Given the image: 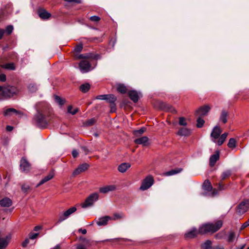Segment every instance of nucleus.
Here are the masks:
<instances>
[{
    "mask_svg": "<svg viewBox=\"0 0 249 249\" xmlns=\"http://www.w3.org/2000/svg\"><path fill=\"white\" fill-rule=\"evenodd\" d=\"M12 204V200L8 197H6L0 200V205L2 207H9Z\"/></svg>",
    "mask_w": 249,
    "mask_h": 249,
    "instance_id": "dca6fc26",
    "label": "nucleus"
},
{
    "mask_svg": "<svg viewBox=\"0 0 249 249\" xmlns=\"http://www.w3.org/2000/svg\"><path fill=\"white\" fill-rule=\"evenodd\" d=\"M235 232L233 231H230L229 232V234H228V241L229 242H231L233 241V240L235 239Z\"/></svg>",
    "mask_w": 249,
    "mask_h": 249,
    "instance_id": "e433bc0d",
    "label": "nucleus"
},
{
    "mask_svg": "<svg viewBox=\"0 0 249 249\" xmlns=\"http://www.w3.org/2000/svg\"><path fill=\"white\" fill-rule=\"evenodd\" d=\"M29 90L31 92H35L38 89L37 85L35 83H31L28 87Z\"/></svg>",
    "mask_w": 249,
    "mask_h": 249,
    "instance_id": "72a5a7b5",
    "label": "nucleus"
},
{
    "mask_svg": "<svg viewBox=\"0 0 249 249\" xmlns=\"http://www.w3.org/2000/svg\"><path fill=\"white\" fill-rule=\"evenodd\" d=\"M224 233L219 232L217 234L215 235V237L216 239H221L223 237Z\"/></svg>",
    "mask_w": 249,
    "mask_h": 249,
    "instance_id": "5fc2aeb1",
    "label": "nucleus"
},
{
    "mask_svg": "<svg viewBox=\"0 0 249 249\" xmlns=\"http://www.w3.org/2000/svg\"><path fill=\"white\" fill-rule=\"evenodd\" d=\"M29 240L28 239H26L24 240V242H23V243H22V247H25L27 246V245L29 244Z\"/></svg>",
    "mask_w": 249,
    "mask_h": 249,
    "instance_id": "4d7b16f0",
    "label": "nucleus"
},
{
    "mask_svg": "<svg viewBox=\"0 0 249 249\" xmlns=\"http://www.w3.org/2000/svg\"><path fill=\"white\" fill-rule=\"evenodd\" d=\"M228 116V112L225 110H222L219 117V122H222L223 124H226L227 122Z\"/></svg>",
    "mask_w": 249,
    "mask_h": 249,
    "instance_id": "bb28decb",
    "label": "nucleus"
},
{
    "mask_svg": "<svg viewBox=\"0 0 249 249\" xmlns=\"http://www.w3.org/2000/svg\"><path fill=\"white\" fill-rule=\"evenodd\" d=\"M122 217V216L121 214H119V213H115L114 214V219L115 220V219H119V218H121Z\"/></svg>",
    "mask_w": 249,
    "mask_h": 249,
    "instance_id": "13d9d810",
    "label": "nucleus"
},
{
    "mask_svg": "<svg viewBox=\"0 0 249 249\" xmlns=\"http://www.w3.org/2000/svg\"><path fill=\"white\" fill-rule=\"evenodd\" d=\"M13 113L15 114L18 116L23 115V113L13 108H9L6 109L3 112V115L5 117H8L10 116Z\"/></svg>",
    "mask_w": 249,
    "mask_h": 249,
    "instance_id": "ddd939ff",
    "label": "nucleus"
},
{
    "mask_svg": "<svg viewBox=\"0 0 249 249\" xmlns=\"http://www.w3.org/2000/svg\"><path fill=\"white\" fill-rule=\"evenodd\" d=\"M218 141H216V142L218 145H222L224 142H225V140L222 137L220 136L218 138Z\"/></svg>",
    "mask_w": 249,
    "mask_h": 249,
    "instance_id": "09e8293b",
    "label": "nucleus"
},
{
    "mask_svg": "<svg viewBox=\"0 0 249 249\" xmlns=\"http://www.w3.org/2000/svg\"><path fill=\"white\" fill-rule=\"evenodd\" d=\"M213 249H224L222 246H216L213 248Z\"/></svg>",
    "mask_w": 249,
    "mask_h": 249,
    "instance_id": "774afa93",
    "label": "nucleus"
},
{
    "mask_svg": "<svg viewBox=\"0 0 249 249\" xmlns=\"http://www.w3.org/2000/svg\"><path fill=\"white\" fill-rule=\"evenodd\" d=\"M79 69L82 73H87L91 70V65L87 60H82L79 64Z\"/></svg>",
    "mask_w": 249,
    "mask_h": 249,
    "instance_id": "1a4fd4ad",
    "label": "nucleus"
},
{
    "mask_svg": "<svg viewBox=\"0 0 249 249\" xmlns=\"http://www.w3.org/2000/svg\"><path fill=\"white\" fill-rule=\"evenodd\" d=\"M89 54H76L74 56V57L76 59H85V58H89Z\"/></svg>",
    "mask_w": 249,
    "mask_h": 249,
    "instance_id": "79ce46f5",
    "label": "nucleus"
},
{
    "mask_svg": "<svg viewBox=\"0 0 249 249\" xmlns=\"http://www.w3.org/2000/svg\"><path fill=\"white\" fill-rule=\"evenodd\" d=\"M117 90L121 93H125L127 91L126 87L122 84H119L117 85Z\"/></svg>",
    "mask_w": 249,
    "mask_h": 249,
    "instance_id": "7c9ffc66",
    "label": "nucleus"
},
{
    "mask_svg": "<svg viewBox=\"0 0 249 249\" xmlns=\"http://www.w3.org/2000/svg\"><path fill=\"white\" fill-rule=\"evenodd\" d=\"M191 130L187 128H181L180 129L178 134L180 136H188L191 134Z\"/></svg>",
    "mask_w": 249,
    "mask_h": 249,
    "instance_id": "393cba45",
    "label": "nucleus"
},
{
    "mask_svg": "<svg viewBox=\"0 0 249 249\" xmlns=\"http://www.w3.org/2000/svg\"><path fill=\"white\" fill-rule=\"evenodd\" d=\"M249 208V201L247 200L241 202L238 206L236 213L238 214L242 215L246 213Z\"/></svg>",
    "mask_w": 249,
    "mask_h": 249,
    "instance_id": "6e6552de",
    "label": "nucleus"
},
{
    "mask_svg": "<svg viewBox=\"0 0 249 249\" xmlns=\"http://www.w3.org/2000/svg\"><path fill=\"white\" fill-rule=\"evenodd\" d=\"M65 1L68 2L70 3L75 4V3H81L82 2L81 0H64Z\"/></svg>",
    "mask_w": 249,
    "mask_h": 249,
    "instance_id": "8fccbe9b",
    "label": "nucleus"
},
{
    "mask_svg": "<svg viewBox=\"0 0 249 249\" xmlns=\"http://www.w3.org/2000/svg\"><path fill=\"white\" fill-rule=\"evenodd\" d=\"M17 92L16 88L13 86H0V97L2 99L10 98Z\"/></svg>",
    "mask_w": 249,
    "mask_h": 249,
    "instance_id": "f03ea898",
    "label": "nucleus"
},
{
    "mask_svg": "<svg viewBox=\"0 0 249 249\" xmlns=\"http://www.w3.org/2000/svg\"><path fill=\"white\" fill-rule=\"evenodd\" d=\"M111 219L109 216H105L99 218L96 220V224L99 226H105L107 225L109 220Z\"/></svg>",
    "mask_w": 249,
    "mask_h": 249,
    "instance_id": "4468645a",
    "label": "nucleus"
},
{
    "mask_svg": "<svg viewBox=\"0 0 249 249\" xmlns=\"http://www.w3.org/2000/svg\"><path fill=\"white\" fill-rule=\"evenodd\" d=\"M231 174V172L230 170H227L226 171H224L221 176V178L222 180H224L229 177L230 176Z\"/></svg>",
    "mask_w": 249,
    "mask_h": 249,
    "instance_id": "4c0bfd02",
    "label": "nucleus"
},
{
    "mask_svg": "<svg viewBox=\"0 0 249 249\" xmlns=\"http://www.w3.org/2000/svg\"><path fill=\"white\" fill-rule=\"evenodd\" d=\"M72 155L73 158H76L78 155V152L76 150H73L72 152Z\"/></svg>",
    "mask_w": 249,
    "mask_h": 249,
    "instance_id": "bf43d9fd",
    "label": "nucleus"
},
{
    "mask_svg": "<svg viewBox=\"0 0 249 249\" xmlns=\"http://www.w3.org/2000/svg\"><path fill=\"white\" fill-rule=\"evenodd\" d=\"M13 29L14 28L12 25H9L6 27L4 33L5 32L7 35H9L12 33Z\"/></svg>",
    "mask_w": 249,
    "mask_h": 249,
    "instance_id": "37998d69",
    "label": "nucleus"
},
{
    "mask_svg": "<svg viewBox=\"0 0 249 249\" xmlns=\"http://www.w3.org/2000/svg\"><path fill=\"white\" fill-rule=\"evenodd\" d=\"M78 231L81 232L83 234H85L87 233V230L86 229H80L78 230Z\"/></svg>",
    "mask_w": 249,
    "mask_h": 249,
    "instance_id": "680f3d73",
    "label": "nucleus"
},
{
    "mask_svg": "<svg viewBox=\"0 0 249 249\" xmlns=\"http://www.w3.org/2000/svg\"><path fill=\"white\" fill-rule=\"evenodd\" d=\"M78 108H75L72 109V107L71 106H70L68 107V112L72 115L75 114L78 112Z\"/></svg>",
    "mask_w": 249,
    "mask_h": 249,
    "instance_id": "58836bf2",
    "label": "nucleus"
},
{
    "mask_svg": "<svg viewBox=\"0 0 249 249\" xmlns=\"http://www.w3.org/2000/svg\"><path fill=\"white\" fill-rule=\"evenodd\" d=\"M90 89V85L88 83L84 84L80 86V89L83 92H87Z\"/></svg>",
    "mask_w": 249,
    "mask_h": 249,
    "instance_id": "473e14b6",
    "label": "nucleus"
},
{
    "mask_svg": "<svg viewBox=\"0 0 249 249\" xmlns=\"http://www.w3.org/2000/svg\"><path fill=\"white\" fill-rule=\"evenodd\" d=\"M219 153L217 152L216 153L212 155L210 158V165L211 166H213L216 161L219 160Z\"/></svg>",
    "mask_w": 249,
    "mask_h": 249,
    "instance_id": "5701e85b",
    "label": "nucleus"
},
{
    "mask_svg": "<svg viewBox=\"0 0 249 249\" xmlns=\"http://www.w3.org/2000/svg\"><path fill=\"white\" fill-rule=\"evenodd\" d=\"M212 242L209 240H206L201 245L202 249H210L212 247Z\"/></svg>",
    "mask_w": 249,
    "mask_h": 249,
    "instance_id": "c756f323",
    "label": "nucleus"
},
{
    "mask_svg": "<svg viewBox=\"0 0 249 249\" xmlns=\"http://www.w3.org/2000/svg\"><path fill=\"white\" fill-rule=\"evenodd\" d=\"M179 124L180 125L185 126L187 125V123L186 122V119L184 117H180L179 118Z\"/></svg>",
    "mask_w": 249,
    "mask_h": 249,
    "instance_id": "a18cd8bd",
    "label": "nucleus"
},
{
    "mask_svg": "<svg viewBox=\"0 0 249 249\" xmlns=\"http://www.w3.org/2000/svg\"><path fill=\"white\" fill-rule=\"evenodd\" d=\"M223 222L218 220L215 223H207L200 226L198 233L200 234H213L218 231L222 226Z\"/></svg>",
    "mask_w": 249,
    "mask_h": 249,
    "instance_id": "f257e3e1",
    "label": "nucleus"
},
{
    "mask_svg": "<svg viewBox=\"0 0 249 249\" xmlns=\"http://www.w3.org/2000/svg\"><path fill=\"white\" fill-rule=\"evenodd\" d=\"M6 79V75L4 74H0V81L5 82Z\"/></svg>",
    "mask_w": 249,
    "mask_h": 249,
    "instance_id": "6e6d98bb",
    "label": "nucleus"
},
{
    "mask_svg": "<svg viewBox=\"0 0 249 249\" xmlns=\"http://www.w3.org/2000/svg\"><path fill=\"white\" fill-rule=\"evenodd\" d=\"M182 171V169L181 168H175L164 173V175L165 176H173L181 172Z\"/></svg>",
    "mask_w": 249,
    "mask_h": 249,
    "instance_id": "a878e982",
    "label": "nucleus"
},
{
    "mask_svg": "<svg viewBox=\"0 0 249 249\" xmlns=\"http://www.w3.org/2000/svg\"><path fill=\"white\" fill-rule=\"evenodd\" d=\"M107 94H104L98 95L96 98L99 100H106L107 99Z\"/></svg>",
    "mask_w": 249,
    "mask_h": 249,
    "instance_id": "3c124183",
    "label": "nucleus"
},
{
    "mask_svg": "<svg viewBox=\"0 0 249 249\" xmlns=\"http://www.w3.org/2000/svg\"><path fill=\"white\" fill-rule=\"evenodd\" d=\"M100 18L97 16H93L89 18V19L95 22H98L100 20Z\"/></svg>",
    "mask_w": 249,
    "mask_h": 249,
    "instance_id": "49530a36",
    "label": "nucleus"
},
{
    "mask_svg": "<svg viewBox=\"0 0 249 249\" xmlns=\"http://www.w3.org/2000/svg\"><path fill=\"white\" fill-rule=\"evenodd\" d=\"M38 233H31L29 235V237L31 239H35L38 236Z\"/></svg>",
    "mask_w": 249,
    "mask_h": 249,
    "instance_id": "603ef678",
    "label": "nucleus"
},
{
    "mask_svg": "<svg viewBox=\"0 0 249 249\" xmlns=\"http://www.w3.org/2000/svg\"><path fill=\"white\" fill-rule=\"evenodd\" d=\"M148 138L146 136L141 137L140 138L136 139L134 140V142L136 144H142L144 146L148 145Z\"/></svg>",
    "mask_w": 249,
    "mask_h": 249,
    "instance_id": "412c9836",
    "label": "nucleus"
},
{
    "mask_svg": "<svg viewBox=\"0 0 249 249\" xmlns=\"http://www.w3.org/2000/svg\"><path fill=\"white\" fill-rule=\"evenodd\" d=\"M95 123V119L93 118H91L90 119H89L87 120L85 124L88 126H90L93 125Z\"/></svg>",
    "mask_w": 249,
    "mask_h": 249,
    "instance_id": "de8ad7c7",
    "label": "nucleus"
},
{
    "mask_svg": "<svg viewBox=\"0 0 249 249\" xmlns=\"http://www.w3.org/2000/svg\"><path fill=\"white\" fill-rule=\"evenodd\" d=\"M249 226V220H248V221H247L246 222H245L244 223H243L242 224V225L241 226L240 230H243L244 229H245V228Z\"/></svg>",
    "mask_w": 249,
    "mask_h": 249,
    "instance_id": "864d4df0",
    "label": "nucleus"
},
{
    "mask_svg": "<svg viewBox=\"0 0 249 249\" xmlns=\"http://www.w3.org/2000/svg\"><path fill=\"white\" fill-rule=\"evenodd\" d=\"M54 177V174L53 172H50L47 176L42 178L40 182L36 185V187H38L40 185L43 184L45 182L52 179Z\"/></svg>",
    "mask_w": 249,
    "mask_h": 249,
    "instance_id": "aec40b11",
    "label": "nucleus"
},
{
    "mask_svg": "<svg viewBox=\"0 0 249 249\" xmlns=\"http://www.w3.org/2000/svg\"><path fill=\"white\" fill-rule=\"evenodd\" d=\"M42 228V227L40 226H36L34 228L35 231H38Z\"/></svg>",
    "mask_w": 249,
    "mask_h": 249,
    "instance_id": "0e129e2a",
    "label": "nucleus"
},
{
    "mask_svg": "<svg viewBox=\"0 0 249 249\" xmlns=\"http://www.w3.org/2000/svg\"><path fill=\"white\" fill-rule=\"evenodd\" d=\"M76 210V207H72L63 213H60L56 224L60 223L67 219L71 214L74 213Z\"/></svg>",
    "mask_w": 249,
    "mask_h": 249,
    "instance_id": "39448f33",
    "label": "nucleus"
},
{
    "mask_svg": "<svg viewBox=\"0 0 249 249\" xmlns=\"http://www.w3.org/2000/svg\"><path fill=\"white\" fill-rule=\"evenodd\" d=\"M228 146L229 148H234L236 146V141L234 138H231L229 140L228 143Z\"/></svg>",
    "mask_w": 249,
    "mask_h": 249,
    "instance_id": "c9c22d12",
    "label": "nucleus"
},
{
    "mask_svg": "<svg viewBox=\"0 0 249 249\" xmlns=\"http://www.w3.org/2000/svg\"><path fill=\"white\" fill-rule=\"evenodd\" d=\"M227 136H228V133H224L223 134H222L220 136L222 137L224 139L226 140Z\"/></svg>",
    "mask_w": 249,
    "mask_h": 249,
    "instance_id": "338daca9",
    "label": "nucleus"
},
{
    "mask_svg": "<svg viewBox=\"0 0 249 249\" xmlns=\"http://www.w3.org/2000/svg\"><path fill=\"white\" fill-rule=\"evenodd\" d=\"M54 100L60 106L63 105L65 103V100L61 98L58 95H54Z\"/></svg>",
    "mask_w": 249,
    "mask_h": 249,
    "instance_id": "f704fd0d",
    "label": "nucleus"
},
{
    "mask_svg": "<svg viewBox=\"0 0 249 249\" xmlns=\"http://www.w3.org/2000/svg\"><path fill=\"white\" fill-rule=\"evenodd\" d=\"M145 131L146 128L145 127H142L139 130H135L134 133L136 136H139L143 134Z\"/></svg>",
    "mask_w": 249,
    "mask_h": 249,
    "instance_id": "ea45409f",
    "label": "nucleus"
},
{
    "mask_svg": "<svg viewBox=\"0 0 249 249\" xmlns=\"http://www.w3.org/2000/svg\"><path fill=\"white\" fill-rule=\"evenodd\" d=\"M77 249H87L86 247L83 244H79L76 247Z\"/></svg>",
    "mask_w": 249,
    "mask_h": 249,
    "instance_id": "052dcab7",
    "label": "nucleus"
},
{
    "mask_svg": "<svg viewBox=\"0 0 249 249\" xmlns=\"http://www.w3.org/2000/svg\"><path fill=\"white\" fill-rule=\"evenodd\" d=\"M212 186L209 180H205L203 183V190L207 191H210L212 190Z\"/></svg>",
    "mask_w": 249,
    "mask_h": 249,
    "instance_id": "c85d7f7f",
    "label": "nucleus"
},
{
    "mask_svg": "<svg viewBox=\"0 0 249 249\" xmlns=\"http://www.w3.org/2000/svg\"><path fill=\"white\" fill-rule=\"evenodd\" d=\"M4 33V30L3 29H0V39H1Z\"/></svg>",
    "mask_w": 249,
    "mask_h": 249,
    "instance_id": "e2e57ef3",
    "label": "nucleus"
},
{
    "mask_svg": "<svg viewBox=\"0 0 249 249\" xmlns=\"http://www.w3.org/2000/svg\"><path fill=\"white\" fill-rule=\"evenodd\" d=\"M2 68H4L9 70H15L16 67L14 63H7L0 66Z\"/></svg>",
    "mask_w": 249,
    "mask_h": 249,
    "instance_id": "2f4dec72",
    "label": "nucleus"
},
{
    "mask_svg": "<svg viewBox=\"0 0 249 249\" xmlns=\"http://www.w3.org/2000/svg\"><path fill=\"white\" fill-rule=\"evenodd\" d=\"M89 167V165L87 163H84L81 165H80L77 169H76L74 172L73 174L74 175H77L81 172H83L86 170Z\"/></svg>",
    "mask_w": 249,
    "mask_h": 249,
    "instance_id": "4be33fe9",
    "label": "nucleus"
},
{
    "mask_svg": "<svg viewBox=\"0 0 249 249\" xmlns=\"http://www.w3.org/2000/svg\"><path fill=\"white\" fill-rule=\"evenodd\" d=\"M11 237L9 235H4L0 232V249H4L8 246Z\"/></svg>",
    "mask_w": 249,
    "mask_h": 249,
    "instance_id": "9d476101",
    "label": "nucleus"
},
{
    "mask_svg": "<svg viewBox=\"0 0 249 249\" xmlns=\"http://www.w3.org/2000/svg\"><path fill=\"white\" fill-rule=\"evenodd\" d=\"M131 165L129 163L124 162L121 164L118 168V171L122 173H124L126 171V170L129 168Z\"/></svg>",
    "mask_w": 249,
    "mask_h": 249,
    "instance_id": "b1692460",
    "label": "nucleus"
},
{
    "mask_svg": "<svg viewBox=\"0 0 249 249\" xmlns=\"http://www.w3.org/2000/svg\"><path fill=\"white\" fill-rule=\"evenodd\" d=\"M128 95L130 98L134 103H136L140 98V94L136 90H130L128 92Z\"/></svg>",
    "mask_w": 249,
    "mask_h": 249,
    "instance_id": "f3484780",
    "label": "nucleus"
},
{
    "mask_svg": "<svg viewBox=\"0 0 249 249\" xmlns=\"http://www.w3.org/2000/svg\"><path fill=\"white\" fill-rule=\"evenodd\" d=\"M198 234H199L198 230H197L196 228H194L186 232L185 236L186 238H193L196 237Z\"/></svg>",
    "mask_w": 249,
    "mask_h": 249,
    "instance_id": "2eb2a0df",
    "label": "nucleus"
},
{
    "mask_svg": "<svg viewBox=\"0 0 249 249\" xmlns=\"http://www.w3.org/2000/svg\"><path fill=\"white\" fill-rule=\"evenodd\" d=\"M39 17L43 19H48L51 16V14L44 9H40L38 11Z\"/></svg>",
    "mask_w": 249,
    "mask_h": 249,
    "instance_id": "6ab92c4d",
    "label": "nucleus"
},
{
    "mask_svg": "<svg viewBox=\"0 0 249 249\" xmlns=\"http://www.w3.org/2000/svg\"><path fill=\"white\" fill-rule=\"evenodd\" d=\"M13 127L12 126L7 125L6 126V130L8 131H12L13 130Z\"/></svg>",
    "mask_w": 249,
    "mask_h": 249,
    "instance_id": "69168bd1",
    "label": "nucleus"
},
{
    "mask_svg": "<svg viewBox=\"0 0 249 249\" xmlns=\"http://www.w3.org/2000/svg\"><path fill=\"white\" fill-rule=\"evenodd\" d=\"M31 167L30 163L27 159L22 157L20 161V170L22 172L27 173L31 170Z\"/></svg>",
    "mask_w": 249,
    "mask_h": 249,
    "instance_id": "0eeeda50",
    "label": "nucleus"
},
{
    "mask_svg": "<svg viewBox=\"0 0 249 249\" xmlns=\"http://www.w3.org/2000/svg\"><path fill=\"white\" fill-rule=\"evenodd\" d=\"M200 117H201L199 116V117L197 119L196 126L198 128L202 127L205 122L204 120L201 119Z\"/></svg>",
    "mask_w": 249,
    "mask_h": 249,
    "instance_id": "a19ab883",
    "label": "nucleus"
},
{
    "mask_svg": "<svg viewBox=\"0 0 249 249\" xmlns=\"http://www.w3.org/2000/svg\"><path fill=\"white\" fill-rule=\"evenodd\" d=\"M222 130L219 126H215L211 134V137L213 142H216V140L219 138L221 133Z\"/></svg>",
    "mask_w": 249,
    "mask_h": 249,
    "instance_id": "9b49d317",
    "label": "nucleus"
},
{
    "mask_svg": "<svg viewBox=\"0 0 249 249\" xmlns=\"http://www.w3.org/2000/svg\"><path fill=\"white\" fill-rule=\"evenodd\" d=\"M154 183V179L151 176H148L143 180L140 188V190L144 191L149 188Z\"/></svg>",
    "mask_w": 249,
    "mask_h": 249,
    "instance_id": "423d86ee",
    "label": "nucleus"
},
{
    "mask_svg": "<svg viewBox=\"0 0 249 249\" xmlns=\"http://www.w3.org/2000/svg\"><path fill=\"white\" fill-rule=\"evenodd\" d=\"M116 189V186L114 185H110L101 187L99 189L100 193L106 194L109 192L114 191Z\"/></svg>",
    "mask_w": 249,
    "mask_h": 249,
    "instance_id": "a211bd4d",
    "label": "nucleus"
},
{
    "mask_svg": "<svg viewBox=\"0 0 249 249\" xmlns=\"http://www.w3.org/2000/svg\"><path fill=\"white\" fill-rule=\"evenodd\" d=\"M107 101L115 106V102L117 100V98L113 94H107Z\"/></svg>",
    "mask_w": 249,
    "mask_h": 249,
    "instance_id": "cd10ccee",
    "label": "nucleus"
},
{
    "mask_svg": "<svg viewBox=\"0 0 249 249\" xmlns=\"http://www.w3.org/2000/svg\"><path fill=\"white\" fill-rule=\"evenodd\" d=\"M82 49L83 45L82 44H79L75 47L74 52L75 53H79L82 51Z\"/></svg>",
    "mask_w": 249,
    "mask_h": 249,
    "instance_id": "c03bdc74",
    "label": "nucleus"
},
{
    "mask_svg": "<svg viewBox=\"0 0 249 249\" xmlns=\"http://www.w3.org/2000/svg\"><path fill=\"white\" fill-rule=\"evenodd\" d=\"M33 123L39 127H45L47 121L44 115L40 112H37L33 118Z\"/></svg>",
    "mask_w": 249,
    "mask_h": 249,
    "instance_id": "7ed1b4c3",
    "label": "nucleus"
},
{
    "mask_svg": "<svg viewBox=\"0 0 249 249\" xmlns=\"http://www.w3.org/2000/svg\"><path fill=\"white\" fill-rule=\"evenodd\" d=\"M99 195L97 193L90 194L85 200V202L81 204L83 208L91 206L93 204L98 200Z\"/></svg>",
    "mask_w": 249,
    "mask_h": 249,
    "instance_id": "20e7f679",
    "label": "nucleus"
},
{
    "mask_svg": "<svg viewBox=\"0 0 249 249\" xmlns=\"http://www.w3.org/2000/svg\"><path fill=\"white\" fill-rule=\"evenodd\" d=\"M211 108L208 106H204L199 107L196 112V115L200 117H203L207 114Z\"/></svg>",
    "mask_w": 249,
    "mask_h": 249,
    "instance_id": "f8f14e48",
    "label": "nucleus"
}]
</instances>
